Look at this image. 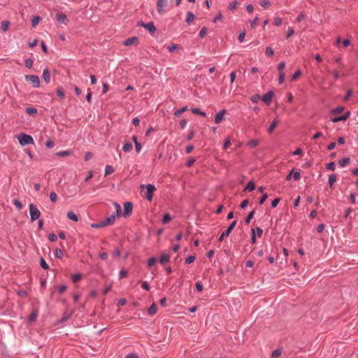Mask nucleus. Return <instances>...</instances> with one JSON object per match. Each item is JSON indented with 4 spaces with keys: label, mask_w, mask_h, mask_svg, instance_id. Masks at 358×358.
Returning <instances> with one entry per match:
<instances>
[{
    "label": "nucleus",
    "mask_w": 358,
    "mask_h": 358,
    "mask_svg": "<svg viewBox=\"0 0 358 358\" xmlns=\"http://www.w3.org/2000/svg\"><path fill=\"white\" fill-rule=\"evenodd\" d=\"M146 189V192L145 193V197L149 200L150 201H152V196H153V192L156 190V187L151 184H148L147 185H141V191L142 192Z\"/></svg>",
    "instance_id": "1"
},
{
    "label": "nucleus",
    "mask_w": 358,
    "mask_h": 358,
    "mask_svg": "<svg viewBox=\"0 0 358 358\" xmlns=\"http://www.w3.org/2000/svg\"><path fill=\"white\" fill-rule=\"evenodd\" d=\"M18 140L22 145H26L34 143L33 138L27 134H22L19 136Z\"/></svg>",
    "instance_id": "2"
},
{
    "label": "nucleus",
    "mask_w": 358,
    "mask_h": 358,
    "mask_svg": "<svg viewBox=\"0 0 358 358\" xmlns=\"http://www.w3.org/2000/svg\"><path fill=\"white\" fill-rule=\"evenodd\" d=\"M29 213L31 216V220L33 222L39 218L41 212L33 203H31L29 206Z\"/></svg>",
    "instance_id": "3"
},
{
    "label": "nucleus",
    "mask_w": 358,
    "mask_h": 358,
    "mask_svg": "<svg viewBox=\"0 0 358 358\" xmlns=\"http://www.w3.org/2000/svg\"><path fill=\"white\" fill-rule=\"evenodd\" d=\"M25 80L31 83L35 87H38L40 85L39 78L37 76L27 75L25 76Z\"/></svg>",
    "instance_id": "4"
},
{
    "label": "nucleus",
    "mask_w": 358,
    "mask_h": 358,
    "mask_svg": "<svg viewBox=\"0 0 358 358\" xmlns=\"http://www.w3.org/2000/svg\"><path fill=\"white\" fill-rule=\"evenodd\" d=\"M236 224V221H234L233 222L231 223V224L229 226V227L227 228V229L226 231H224L222 234L221 236H220L218 241L220 242L222 241L223 239L224 238V237H227L228 236H229L230 233L231 232V231L234 229V228L235 227Z\"/></svg>",
    "instance_id": "5"
},
{
    "label": "nucleus",
    "mask_w": 358,
    "mask_h": 358,
    "mask_svg": "<svg viewBox=\"0 0 358 358\" xmlns=\"http://www.w3.org/2000/svg\"><path fill=\"white\" fill-rule=\"evenodd\" d=\"M168 6L167 0H158L157 3V11L160 15L164 12L165 8Z\"/></svg>",
    "instance_id": "6"
},
{
    "label": "nucleus",
    "mask_w": 358,
    "mask_h": 358,
    "mask_svg": "<svg viewBox=\"0 0 358 358\" xmlns=\"http://www.w3.org/2000/svg\"><path fill=\"white\" fill-rule=\"evenodd\" d=\"M124 215L125 217L129 216L131 215V213L132 212V209H133L132 203L131 202H125L124 204Z\"/></svg>",
    "instance_id": "7"
},
{
    "label": "nucleus",
    "mask_w": 358,
    "mask_h": 358,
    "mask_svg": "<svg viewBox=\"0 0 358 358\" xmlns=\"http://www.w3.org/2000/svg\"><path fill=\"white\" fill-rule=\"evenodd\" d=\"M274 96V93L271 91L267 92L262 96V101L267 104L268 106L270 105L271 99L273 96Z\"/></svg>",
    "instance_id": "8"
},
{
    "label": "nucleus",
    "mask_w": 358,
    "mask_h": 358,
    "mask_svg": "<svg viewBox=\"0 0 358 358\" xmlns=\"http://www.w3.org/2000/svg\"><path fill=\"white\" fill-rule=\"evenodd\" d=\"M56 18H57V20L58 21V22H59L61 24H66L67 22H69V20L66 17V15L62 13H57L56 15Z\"/></svg>",
    "instance_id": "9"
},
{
    "label": "nucleus",
    "mask_w": 358,
    "mask_h": 358,
    "mask_svg": "<svg viewBox=\"0 0 358 358\" xmlns=\"http://www.w3.org/2000/svg\"><path fill=\"white\" fill-rule=\"evenodd\" d=\"M141 25L145 27L148 31H149L151 33H153L156 31V28L155 27V24L152 22H150L147 24L141 23Z\"/></svg>",
    "instance_id": "10"
},
{
    "label": "nucleus",
    "mask_w": 358,
    "mask_h": 358,
    "mask_svg": "<svg viewBox=\"0 0 358 358\" xmlns=\"http://www.w3.org/2000/svg\"><path fill=\"white\" fill-rule=\"evenodd\" d=\"M224 114H225V110H222L217 114H216L215 117V122L216 124L220 123L224 118Z\"/></svg>",
    "instance_id": "11"
},
{
    "label": "nucleus",
    "mask_w": 358,
    "mask_h": 358,
    "mask_svg": "<svg viewBox=\"0 0 358 358\" xmlns=\"http://www.w3.org/2000/svg\"><path fill=\"white\" fill-rule=\"evenodd\" d=\"M137 41H138L137 37H131V38H129L127 40H125L124 41L123 44L126 46H129V45L136 43Z\"/></svg>",
    "instance_id": "12"
},
{
    "label": "nucleus",
    "mask_w": 358,
    "mask_h": 358,
    "mask_svg": "<svg viewBox=\"0 0 358 358\" xmlns=\"http://www.w3.org/2000/svg\"><path fill=\"white\" fill-rule=\"evenodd\" d=\"M350 117V112H347L345 115L341 116V117H335L332 120V121L334 122H340V121H345L346 120L348 117Z\"/></svg>",
    "instance_id": "13"
},
{
    "label": "nucleus",
    "mask_w": 358,
    "mask_h": 358,
    "mask_svg": "<svg viewBox=\"0 0 358 358\" xmlns=\"http://www.w3.org/2000/svg\"><path fill=\"white\" fill-rule=\"evenodd\" d=\"M115 218H116L115 215H112L110 217H108L107 219H106L105 220H103L105 224V226H108V225H111L112 224H113L115 220Z\"/></svg>",
    "instance_id": "14"
},
{
    "label": "nucleus",
    "mask_w": 358,
    "mask_h": 358,
    "mask_svg": "<svg viewBox=\"0 0 358 358\" xmlns=\"http://www.w3.org/2000/svg\"><path fill=\"white\" fill-rule=\"evenodd\" d=\"M278 124H279L278 120L275 119L273 120V122H272V124H271V126L269 127V128L268 129V132L269 134H271L274 131V129L276 128V127L278 126Z\"/></svg>",
    "instance_id": "15"
},
{
    "label": "nucleus",
    "mask_w": 358,
    "mask_h": 358,
    "mask_svg": "<svg viewBox=\"0 0 358 358\" xmlns=\"http://www.w3.org/2000/svg\"><path fill=\"white\" fill-rule=\"evenodd\" d=\"M43 77L44 80L48 83L50 81V74L48 69H45L43 73Z\"/></svg>",
    "instance_id": "16"
},
{
    "label": "nucleus",
    "mask_w": 358,
    "mask_h": 358,
    "mask_svg": "<svg viewBox=\"0 0 358 358\" xmlns=\"http://www.w3.org/2000/svg\"><path fill=\"white\" fill-rule=\"evenodd\" d=\"M67 217L74 222H77L78 220L77 215H76L73 211H69L67 213Z\"/></svg>",
    "instance_id": "17"
},
{
    "label": "nucleus",
    "mask_w": 358,
    "mask_h": 358,
    "mask_svg": "<svg viewBox=\"0 0 358 358\" xmlns=\"http://www.w3.org/2000/svg\"><path fill=\"white\" fill-rule=\"evenodd\" d=\"M133 148V145L130 142L126 143L123 146V150L126 152H130Z\"/></svg>",
    "instance_id": "18"
},
{
    "label": "nucleus",
    "mask_w": 358,
    "mask_h": 358,
    "mask_svg": "<svg viewBox=\"0 0 358 358\" xmlns=\"http://www.w3.org/2000/svg\"><path fill=\"white\" fill-rule=\"evenodd\" d=\"M350 161V159L349 157H345V158H343V159L340 160L338 162V164L341 166H345L346 165H348L349 164Z\"/></svg>",
    "instance_id": "19"
},
{
    "label": "nucleus",
    "mask_w": 358,
    "mask_h": 358,
    "mask_svg": "<svg viewBox=\"0 0 358 358\" xmlns=\"http://www.w3.org/2000/svg\"><path fill=\"white\" fill-rule=\"evenodd\" d=\"M192 113H194V114H196V115H201L203 117L206 116V113L201 111L200 109L198 108H192Z\"/></svg>",
    "instance_id": "20"
},
{
    "label": "nucleus",
    "mask_w": 358,
    "mask_h": 358,
    "mask_svg": "<svg viewBox=\"0 0 358 358\" xmlns=\"http://www.w3.org/2000/svg\"><path fill=\"white\" fill-rule=\"evenodd\" d=\"M157 306L155 303H152V306L148 308V312L150 315H154L157 312Z\"/></svg>",
    "instance_id": "21"
},
{
    "label": "nucleus",
    "mask_w": 358,
    "mask_h": 358,
    "mask_svg": "<svg viewBox=\"0 0 358 358\" xmlns=\"http://www.w3.org/2000/svg\"><path fill=\"white\" fill-rule=\"evenodd\" d=\"M10 26V22L7 20H4L1 22V29L3 31H6Z\"/></svg>",
    "instance_id": "22"
},
{
    "label": "nucleus",
    "mask_w": 358,
    "mask_h": 358,
    "mask_svg": "<svg viewBox=\"0 0 358 358\" xmlns=\"http://www.w3.org/2000/svg\"><path fill=\"white\" fill-rule=\"evenodd\" d=\"M255 189V185L252 181L248 182V185L245 187V190H248L250 192L253 191Z\"/></svg>",
    "instance_id": "23"
},
{
    "label": "nucleus",
    "mask_w": 358,
    "mask_h": 358,
    "mask_svg": "<svg viewBox=\"0 0 358 358\" xmlns=\"http://www.w3.org/2000/svg\"><path fill=\"white\" fill-rule=\"evenodd\" d=\"M194 14L192 12H188L187 16L186 18L187 23H188V24L191 23L194 20Z\"/></svg>",
    "instance_id": "24"
},
{
    "label": "nucleus",
    "mask_w": 358,
    "mask_h": 358,
    "mask_svg": "<svg viewBox=\"0 0 358 358\" xmlns=\"http://www.w3.org/2000/svg\"><path fill=\"white\" fill-rule=\"evenodd\" d=\"M188 110V108L187 106H184L182 107V108L179 109V110H177L175 113H174V115L176 116H179L182 113L187 111Z\"/></svg>",
    "instance_id": "25"
},
{
    "label": "nucleus",
    "mask_w": 358,
    "mask_h": 358,
    "mask_svg": "<svg viewBox=\"0 0 358 358\" xmlns=\"http://www.w3.org/2000/svg\"><path fill=\"white\" fill-rule=\"evenodd\" d=\"M169 259H170L169 255L164 254V255H162L159 261H160V263L162 264H163L165 262H167L168 261H169Z\"/></svg>",
    "instance_id": "26"
},
{
    "label": "nucleus",
    "mask_w": 358,
    "mask_h": 358,
    "mask_svg": "<svg viewBox=\"0 0 358 358\" xmlns=\"http://www.w3.org/2000/svg\"><path fill=\"white\" fill-rule=\"evenodd\" d=\"M171 220V217L170 215V214L169 213H166L164 215V217H163V220H162V223L164 224H167L168 222H169Z\"/></svg>",
    "instance_id": "27"
},
{
    "label": "nucleus",
    "mask_w": 358,
    "mask_h": 358,
    "mask_svg": "<svg viewBox=\"0 0 358 358\" xmlns=\"http://www.w3.org/2000/svg\"><path fill=\"white\" fill-rule=\"evenodd\" d=\"M38 316V313L36 311H34L31 313V315H29V321L30 322H32L34 321H35V320L36 319Z\"/></svg>",
    "instance_id": "28"
},
{
    "label": "nucleus",
    "mask_w": 358,
    "mask_h": 358,
    "mask_svg": "<svg viewBox=\"0 0 358 358\" xmlns=\"http://www.w3.org/2000/svg\"><path fill=\"white\" fill-rule=\"evenodd\" d=\"M114 172V169L111 166H106L105 169V175L108 176Z\"/></svg>",
    "instance_id": "29"
},
{
    "label": "nucleus",
    "mask_w": 358,
    "mask_h": 358,
    "mask_svg": "<svg viewBox=\"0 0 358 358\" xmlns=\"http://www.w3.org/2000/svg\"><path fill=\"white\" fill-rule=\"evenodd\" d=\"M336 180V176L335 175H331L329 178V184L330 187H332L334 183Z\"/></svg>",
    "instance_id": "30"
},
{
    "label": "nucleus",
    "mask_w": 358,
    "mask_h": 358,
    "mask_svg": "<svg viewBox=\"0 0 358 358\" xmlns=\"http://www.w3.org/2000/svg\"><path fill=\"white\" fill-rule=\"evenodd\" d=\"M26 112L29 115H34L37 113V110L35 108L29 107L26 108Z\"/></svg>",
    "instance_id": "31"
},
{
    "label": "nucleus",
    "mask_w": 358,
    "mask_h": 358,
    "mask_svg": "<svg viewBox=\"0 0 358 358\" xmlns=\"http://www.w3.org/2000/svg\"><path fill=\"white\" fill-rule=\"evenodd\" d=\"M91 227L92 228H101V227H106L105 226V224L103 222V221H101L99 223H93L91 224Z\"/></svg>",
    "instance_id": "32"
},
{
    "label": "nucleus",
    "mask_w": 358,
    "mask_h": 358,
    "mask_svg": "<svg viewBox=\"0 0 358 358\" xmlns=\"http://www.w3.org/2000/svg\"><path fill=\"white\" fill-rule=\"evenodd\" d=\"M55 255L57 258H62L64 256V252L61 249L57 248Z\"/></svg>",
    "instance_id": "33"
},
{
    "label": "nucleus",
    "mask_w": 358,
    "mask_h": 358,
    "mask_svg": "<svg viewBox=\"0 0 358 358\" xmlns=\"http://www.w3.org/2000/svg\"><path fill=\"white\" fill-rule=\"evenodd\" d=\"M71 154L69 150L60 151L57 153V155L59 157H66Z\"/></svg>",
    "instance_id": "34"
},
{
    "label": "nucleus",
    "mask_w": 358,
    "mask_h": 358,
    "mask_svg": "<svg viewBox=\"0 0 358 358\" xmlns=\"http://www.w3.org/2000/svg\"><path fill=\"white\" fill-rule=\"evenodd\" d=\"M255 214V210L251 211L245 219V223L249 224L250 220L252 219Z\"/></svg>",
    "instance_id": "35"
},
{
    "label": "nucleus",
    "mask_w": 358,
    "mask_h": 358,
    "mask_svg": "<svg viewBox=\"0 0 358 358\" xmlns=\"http://www.w3.org/2000/svg\"><path fill=\"white\" fill-rule=\"evenodd\" d=\"M113 205H114V206H115V210H116V212H117V216H120V214H121V211H122L120 205V204H118V203H116V202H115V203H113Z\"/></svg>",
    "instance_id": "36"
},
{
    "label": "nucleus",
    "mask_w": 358,
    "mask_h": 358,
    "mask_svg": "<svg viewBox=\"0 0 358 358\" xmlns=\"http://www.w3.org/2000/svg\"><path fill=\"white\" fill-rule=\"evenodd\" d=\"M248 145L252 148H255L259 145V141L256 139L251 140L249 141Z\"/></svg>",
    "instance_id": "37"
},
{
    "label": "nucleus",
    "mask_w": 358,
    "mask_h": 358,
    "mask_svg": "<svg viewBox=\"0 0 358 358\" xmlns=\"http://www.w3.org/2000/svg\"><path fill=\"white\" fill-rule=\"evenodd\" d=\"M301 75V70H298L296 72L294 73V74L292 76L291 80L294 81L296 80Z\"/></svg>",
    "instance_id": "38"
},
{
    "label": "nucleus",
    "mask_w": 358,
    "mask_h": 358,
    "mask_svg": "<svg viewBox=\"0 0 358 358\" xmlns=\"http://www.w3.org/2000/svg\"><path fill=\"white\" fill-rule=\"evenodd\" d=\"M281 350L278 349L273 352L272 358H278L281 355Z\"/></svg>",
    "instance_id": "39"
},
{
    "label": "nucleus",
    "mask_w": 358,
    "mask_h": 358,
    "mask_svg": "<svg viewBox=\"0 0 358 358\" xmlns=\"http://www.w3.org/2000/svg\"><path fill=\"white\" fill-rule=\"evenodd\" d=\"M41 20V17L37 16L32 19L31 23L33 27H36Z\"/></svg>",
    "instance_id": "40"
},
{
    "label": "nucleus",
    "mask_w": 358,
    "mask_h": 358,
    "mask_svg": "<svg viewBox=\"0 0 358 358\" xmlns=\"http://www.w3.org/2000/svg\"><path fill=\"white\" fill-rule=\"evenodd\" d=\"M207 31H208L207 28L203 27L199 32V36L201 38H203L207 34Z\"/></svg>",
    "instance_id": "41"
},
{
    "label": "nucleus",
    "mask_w": 358,
    "mask_h": 358,
    "mask_svg": "<svg viewBox=\"0 0 358 358\" xmlns=\"http://www.w3.org/2000/svg\"><path fill=\"white\" fill-rule=\"evenodd\" d=\"M344 110V108L343 107H338L336 108H335L334 110H333V113L334 115H338V114H340Z\"/></svg>",
    "instance_id": "42"
},
{
    "label": "nucleus",
    "mask_w": 358,
    "mask_h": 358,
    "mask_svg": "<svg viewBox=\"0 0 358 358\" xmlns=\"http://www.w3.org/2000/svg\"><path fill=\"white\" fill-rule=\"evenodd\" d=\"M40 264H41V266L43 269H48V264L45 262V260H44V259H43V258H41V259Z\"/></svg>",
    "instance_id": "43"
},
{
    "label": "nucleus",
    "mask_w": 358,
    "mask_h": 358,
    "mask_svg": "<svg viewBox=\"0 0 358 358\" xmlns=\"http://www.w3.org/2000/svg\"><path fill=\"white\" fill-rule=\"evenodd\" d=\"M238 5V2L236 1H232L229 5V8L231 10H234Z\"/></svg>",
    "instance_id": "44"
},
{
    "label": "nucleus",
    "mask_w": 358,
    "mask_h": 358,
    "mask_svg": "<svg viewBox=\"0 0 358 358\" xmlns=\"http://www.w3.org/2000/svg\"><path fill=\"white\" fill-rule=\"evenodd\" d=\"M57 94L62 99H64L65 96L64 92L61 88L57 89Z\"/></svg>",
    "instance_id": "45"
},
{
    "label": "nucleus",
    "mask_w": 358,
    "mask_h": 358,
    "mask_svg": "<svg viewBox=\"0 0 358 358\" xmlns=\"http://www.w3.org/2000/svg\"><path fill=\"white\" fill-rule=\"evenodd\" d=\"M81 278V275L80 274H75V275H72V280L74 282H78V280H80Z\"/></svg>",
    "instance_id": "46"
},
{
    "label": "nucleus",
    "mask_w": 358,
    "mask_h": 358,
    "mask_svg": "<svg viewBox=\"0 0 358 358\" xmlns=\"http://www.w3.org/2000/svg\"><path fill=\"white\" fill-rule=\"evenodd\" d=\"M15 206L19 209H22V204L21 203V202L20 201H18L17 199H15L14 201H13Z\"/></svg>",
    "instance_id": "47"
},
{
    "label": "nucleus",
    "mask_w": 358,
    "mask_h": 358,
    "mask_svg": "<svg viewBox=\"0 0 358 358\" xmlns=\"http://www.w3.org/2000/svg\"><path fill=\"white\" fill-rule=\"evenodd\" d=\"M178 48V45L177 44H172L168 46V50L170 52H173L175 50Z\"/></svg>",
    "instance_id": "48"
},
{
    "label": "nucleus",
    "mask_w": 358,
    "mask_h": 358,
    "mask_svg": "<svg viewBox=\"0 0 358 358\" xmlns=\"http://www.w3.org/2000/svg\"><path fill=\"white\" fill-rule=\"evenodd\" d=\"M156 262H157L156 258H155V257H152V258H150V259L148 260V265L149 266H153V265L156 263Z\"/></svg>",
    "instance_id": "49"
},
{
    "label": "nucleus",
    "mask_w": 358,
    "mask_h": 358,
    "mask_svg": "<svg viewBox=\"0 0 358 358\" xmlns=\"http://www.w3.org/2000/svg\"><path fill=\"white\" fill-rule=\"evenodd\" d=\"M33 65V61L31 59H27L25 60V66L27 67V68H31Z\"/></svg>",
    "instance_id": "50"
},
{
    "label": "nucleus",
    "mask_w": 358,
    "mask_h": 358,
    "mask_svg": "<svg viewBox=\"0 0 358 358\" xmlns=\"http://www.w3.org/2000/svg\"><path fill=\"white\" fill-rule=\"evenodd\" d=\"M50 199L52 202H55L57 199V196L55 192H51L50 194Z\"/></svg>",
    "instance_id": "51"
},
{
    "label": "nucleus",
    "mask_w": 358,
    "mask_h": 358,
    "mask_svg": "<svg viewBox=\"0 0 358 358\" xmlns=\"http://www.w3.org/2000/svg\"><path fill=\"white\" fill-rule=\"evenodd\" d=\"M194 260H195L194 256H189L185 259V263L191 264V263L194 262Z\"/></svg>",
    "instance_id": "52"
},
{
    "label": "nucleus",
    "mask_w": 358,
    "mask_h": 358,
    "mask_svg": "<svg viewBox=\"0 0 358 358\" xmlns=\"http://www.w3.org/2000/svg\"><path fill=\"white\" fill-rule=\"evenodd\" d=\"M48 238H49V240H50V241H52V242H55V241H57V236H56L55 234H49V236H48Z\"/></svg>",
    "instance_id": "53"
},
{
    "label": "nucleus",
    "mask_w": 358,
    "mask_h": 358,
    "mask_svg": "<svg viewBox=\"0 0 358 358\" xmlns=\"http://www.w3.org/2000/svg\"><path fill=\"white\" fill-rule=\"evenodd\" d=\"M327 169L331 171L335 170V164L334 162H330L327 165Z\"/></svg>",
    "instance_id": "54"
},
{
    "label": "nucleus",
    "mask_w": 358,
    "mask_h": 358,
    "mask_svg": "<svg viewBox=\"0 0 358 358\" xmlns=\"http://www.w3.org/2000/svg\"><path fill=\"white\" fill-rule=\"evenodd\" d=\"M270 4L271 3L268 0H263L260 2V5L263 7H268Z\"/></svg>",
    "instance_id": "55"
},
{
    "label": "nucleus",
    "mask_w": 358,
    "mask_h": 358,
    "mask_svg": "<svg viewBox=\"0 0 358 358\" xmlns=\"http://www.w3.org/2000/svg\"><path fill=\"white\" fill-rule=\"evenodd\" d=\"M231 145V141L229 138H227L224 144L223 148L224 150H227Z\"/></svg>",
    "instance_id": "56"
},
{
    "label": "nucleus",
    "mask_w": 358,
    "mask_h": 358,
    "mask_svg": "<svg viewBox=\"0 0 358 358\" xmlns=\"http://www.w3.org/2000/svg\"><path fill=\"white\" fill-rule=\"evenodd\" d=\"M260 99V96L259 94H255L251 97V101L253 103H257Z\"/></svg>",
    "instance_id": "57"
},
{
    "label": "nucleus",
    "mask_w": 358,
    "mask_h": 358,
    "mask_svg": "<svg viewBox=\"0 0 358 358\" xmlns=\"http://www.w3.org/2000/svg\"><path fill=\"white\" fill-rule=\"evenodd\" d=\"M266 54L268 56H273L274 52H273V50L271 49V48L267 47L266 50Z\"/></svg>",
    "instance_id": "58"
},
{
    "label": "nucleus",
    "mask_w": 358,
    "mask_h": 358,
    "mask_svg": "<svg viewBox=\"0 0 358 358\" xmlns=\"http://www.w3.org/2000/svg\"><path fill=\"white\" fill-rule=\"evenodd\" d=\"M285 74L283 72H280L279 75V83H282L285 80Z\"/></svg>",
    "instance_id": "59"
},
{
    "label": "nucleus",
    "mask_w": 358,
    "mask_h": 358,
    "mask_svg": "<svg viewBox=\"0 0 358 358\" xmlns=\"http://www.w3.org/2000/svg\"><path fill=\"white\" fill-rule=\"evenodd\" d=\"M285 67V62H280L278 66V70L280 72H282V71L283 70V69Z\"/></svg>",
    "instance_id": "60"
},
{
    "label": "nucleus",
    "mask_w": 358,
    "mask_h": 358,
    "mask_svg": "<svg viewBox=\"0 0 358 358\" xmlns=\"http://www.w3.org/2000/svg\"><path fill=\"white\" fill-rule=\"evenodd\" d=\"M294 33V29L292 27H289L288 33L287 34V38H289L291 37Z\"/></svg>",
    "instance_id": "61"
},
{
    "label": "nucleus",
    "mask_w": 358,
    "mask_h": 358,
    "mask_svg": "<svg viewBox=\"0 0 358 358\" xmlns=\"http://www.w3.org/2000/svg\"><path fill=\"white\" fill-rule=\"evenodd\" d=\"M280 199L279 198H277V199H275L274 200H273L272 203H271V206L273 208H275L277 206V205L279 203Z\"/></svg>",
    "instance_id": "62"
},
{
    "label": "nucleus",
    "mask_w": 358,
    "mask_h": 358,
    "mask_svg": "<svg viewBox=\"0 0 358 358\" xmlns=\"http://www.w3.org/2000/svg\"><path fill=\"white\" fill-rule=\"evenodd\" d=\"M267 198H268V194L266 193L264 194L259 200V203L263 204Z\"/></svg>",
    "instance_id": "63"
},
{
    "label": "nucleus",
    "mask_w": 358,
    "mask_h": 358,
    "mask_svg": "<svg viewBox=\"0 0 358 358\" xmlns=\"http://www.w3.org/2000/svg\"><path fill=\"white\" fill-rule=\"evenodd\" d=\"M281 23H282V19L280 17H277L275 18L274 24L275 26L278 27L281 24Z\"/></svg>",
    "instance_id": "64"
}]
</instances>
